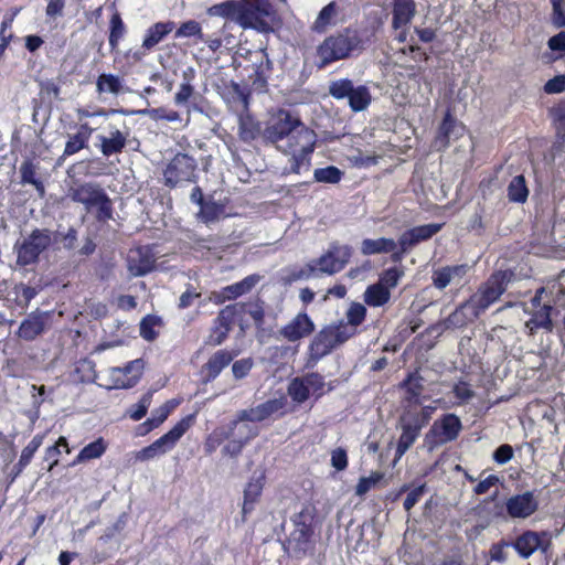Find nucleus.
Masks as SVG:
<instances>
[{"label":"nucleus","mask_w":565,"mask_h":565,"mask_svg":"<svg viewBox=\"0 0 565 565\" xmlns=\"http://www.w3.org/2000/svg\"><path fill=\"white\" fill-rule=\"evenodd\" d=\"M316 509L305 505L291 516L292 531L284 542V548L295 558H303L315 550Z\"/></svg>","instance_id":"2"},{"label":"nucleus","mask_w":565,"mask_h":565,"mask_svg":"<svg viewBox=\"0 0 565 565\" xmlns=\"http://www.w3.org/2000/svg\"><path fill=\"white\" fill-rule=\"evenodd\" d=\"M435 411L436 407L426 405L420 409H405L402 413L398 419L401 435L395 448V461L399 460L415 444L422 429L429 424Z\"/></svg>","instance_id":"4"},{"label":"nucleus","mask_w":565,"mask_h":565,"mask_svg":"<svg viewBox=\"0 0 565 565\" xmlns=\"http://www.w3.org/2000/svg\"><path fill=\"white\" fill-rule=\"evenodd\" d=\"M467 264L445 266L435 269L431 275L433 285L435 288L443 290L450 284L454 277L462 278L467 274Z\"/></svg>","instance_id":"35"},{"label":"nucleus","mask_w":565,"mask_h":565,"mask_svg":"<svg viewBox=\"0 0 565 565\" xmlns=\"http://www.w3.org/2000/svg\"><path fill=\"white\" fill-rule=\"evenodd\" d=\"M163 182L169 189H174L184 183H196L198 162L188 153L178 152L163 169Z\"/></svg>","instance_id":"9"},{"label":"nucleus","mask_w":565,"mask_h":565,"mask_svg":"<svg viewBox=\"0 0 565 565\" xmlns=\"http://www.w3.org/2000/svg\"><path fill=\"white\" fill-rule=\"evenodd\" d=\"M44 440L43 434H36L31 441L22 449L20 458L18 462L13 466L10 478L11 482L18 478L24 468L31 462L34 454L38 451V449L42 446Z\"/></svg>","instance_id":"34"},{"label":"nucleus","mask_w":565,"mask_h":565,"mask_svg":"<svg viewBox=\"0 0 565 565\" xmlns=\"http://www.w3.org/2000/svg\"><path fill=\"white\" fill-rule=\"evenodd\" d=\"M260 134V125L250 116H241L238 121V137L244 142L255 140Z\"/></svg>","instance_id":"47"},{"label":"nucleus","mask_w":565,"mask_h":565,"mask_svg":"<svg viewBox=\"0 0 565 565\" xmlns=\"http://www.w3.org/2000/svg\"><path fill=\"white\" fill-rule=\"evenodd\" d=\"M196 413L189 414L181 418L168 433L154 440L151 445L143 447L136 455L141 461L150 460L172 449L179 439L194 425Z\"/></svg>","instance_id":"10"},{"label":"nucleus","mask_w":565,"mask_h":565,"mask_svg":"<svg viewBox=\"0 0 565 565\" xmlns=\"http://www.w3.org/2000/svg\"><path fill=\"white\" fill-rule=\"evenodd\" d=\"M471 307L470 299L460 303L444 321L446 329H460L468 324L470 321L466 310Z\"/></svg>","instance_id":"46"},{"label":"nucleus","mask_w":565,"mask_h":565,"mask_svg":"<svg viewBox=\"0 0 565 565\" xmlns=\"http://www.w3.org/2000/svg\"><path fill=\"white\" fill-rule=\"evenodd\" d=\"M243 309V305L238 303H231L222 308L213 320L205 343L213 347L222 344L227 339L235 323H238L241 330L245 331L246 326L242 323Z\"/></svg>","instance_id":"14"},{"label":"nucleus","mask_w":565,"mask_h":565,"mask_svg":"<svg viewBox=\"0 0 565 565\" xmlns=\"http://www.w3.org/2000/svg\"><path fill=\"white\" fill-rule=\"evenodd\" d=\"M305 376L307 385L309 386V391L315 396V399L318 401L327 392H330L334 388L333 382L328 383V390L326 391V382L324 377L318 372L308 373Z\"/></svg>","instance_id":"49"},{"label":"nucleus","mask_w":565,"mask_h":565,"mask_svg":"<svg viewBox=\"0 0 565 565\" xmlns=\"http://www.w3.org/2000/svg\"><path fill=\"white\" fill-rule=\"evenodd\" d=\"M405 492H407V495L404 500L403 508L405 511L409 512L419 502V500L426 492V483H422L413 489L411 488L409 484L405 483L399 488L396 498Z\"/></svg>","instance_id":"52"},{"label":"nucleus","mask_w":565,"mask_h":565,"mask_svg":"<svg viewBox=\"0 0 565 565\" xmlns=\"http://www.w3.org/2000/svg\"><path fill=\"white\" fill-rule=\"evenodd\" d=\"M397 244L393 238L380 237L376 239L365 238L361 243V253L364 256L391 253L396 249Z\"/></svg>","instance_id":"38"},{"label":"nucleus","mask_w":565,"mask_h":565,"mask_svg":"<svg viewBox=\"0 0 565 565\" xmlns=\"http://www.w3.org/2000/svg\"><path fill=\"white\" fill-rule=\"evenodd\" d=\"M548 116L552 119L553 126L556 131V138L565 141V100H561L548 110Z\"/></svg>","instance_id":"50"},{"label":"nucleus","mask_w":565,"mask_h":565,"mask_svg":"<svg viewBox=\"0 0 565 565\" xmlns=\"http://www.w3.org/2000/svg\"><path fill=\"white\" fill-rule=\"evenodd\" d=\"M142 362L135 360L127 363L124 367H117L113 371V380L117 388H130L135 386L141 377Z\"/></svg>","instance_id":"27"},{"label":"nucleus","mask_w":565,"mask_h":565,"mask_svg":"<svg viewBox=\"0 0 565 565\" xmlns=\"http://www.w3.org/2000/svg\"><path fill=\"white\" fill-rule=\"evenodd\" d=\"M302 125L303 122L298 117H294L288 110H280L277 119L265 128L264 137L267 141L277 143L288 138Z\"/></svg>","instance_id":"17"},{"label":"nucleus","mask_w":565,"mask_h":565,"mask_svg":"<svg viewBox=\"0 0 565 565\" xmlns=\"http://www.w3.org/2000/svg\"><path fill=\"white\" fill-rule=\"evenodd\" d=\"M392 28L398 30L411 23L416 14L414 0H393Z\"/></svg>","instance_id":"31"},{"label":"nucleus","mask_w":565,"mask_h":565,"mask_svg":"<svg viewBox=\"0 0 565 565\" xmlns=\"http://www.w3.org/2000/svg\"><path fill=\"white\" fill-rule=\"evenodd\" d=\"M513 273L511 270H495L470 297L472 315L478 318L505 292Z\"/></svg>","instance_id":"7"},{"label":"nucleus","mask_w":565,"mask_h":565,"mask_svg":"<svg viewBox=\"0 0 565 565\" xmlns=\"http://www.w3.org/2000/svg\"><path fill=\"white\" fill-rule=\"evenodd\" d=\"M47 322V312H32L21 322L18 335L25 341H33L45 331Z\"/></svg>","instance_id":"26"},{"label":"nucleus","mask_w":565,"mask_h":565,"mask_svg":"<svg viewBox=\"0 0 565 565\" xmlns=\"http://www.w3.org/2000/svg\"><path fill=\"white\" fill-rule=\"evenodd\" d=\"M239 12V0H226L221 3L211 6L207 9L210 17H221L226 20H231L237 23V17Z\"/></svg>","instance_id":"42"},{"label":"nucleus","mask_w":565,"mask_h":565,"mask_svg":"<svg viewBox=\"0 0 565 565\" xmlns=\"http://www.w3.org/2000/svg\"><path fill=\"white\" fill-rule=\"evenodd\" d=\"M352 252V247L349 245L331 243L329 249L317 258L313 262L315 264H309L307 266V274H305L303 270H300L298 274H294V279H299L303 276L308 277L317 270L327 275L340 273L349 264Z\"/></svg>","instance_id":"8"},{"label":"nucleus","mask_w":565,"mask_h":565,"mask_svg":"<svg viewBox=\"0 0 565 565\" xmlns=\"http://www.w3.org/2000/svg\"><path fill=\"white\" fill-rule=\"evenodd\" d=\"M238 305H243L244 312L242 313V323H244V316L249 315L253 319L256 328H263L265 323V309L262 301L257 302H237Z\"/></svg>","instance_id":"56"},{"label":"nucleus","mask_w":565,"mask_h":565,"mask_svg":"<svg viewBox=\"0 0 565 565\" xmlns=\"http://www.w3.org/2000/svg\"><path fill=\"white\" fill-rule=\"evenodd\" d=\"M344 177V171L335 166H328L326 168H317L313 171V180L319 183L337 184Z\"/></svg>","instance_id":"51"},{"label":"nucleus","mask_w":565,"mask_h":565,"mask_svg":"<svg viewBox=\"0 0 565 565\" xmlns=\"http://www.w3.org/2000/svg\"><path fill=\"white\" fill-rule=\"evenodd\" d=\"M462 430L460 418L452 413L443 414L436 419L424 437V446L428 451L456 440Z\"/></svg>","instance_id":"11"},{"label":"nucleus","mask_w":565,"mask_h":565,"mask_svg":"<svg viewBox=\"0 0 565 565\" xmlns=\"http://www.w3.org/2000/svg\"><path fill=\"white\" fill-rule=\"evenodd\" d=\"M51 243L50 230H33L26 238L14 244L17 264L25 267L38 263L40 255L50 247Z\"/></svg>","instance_id":"13"},{"label":"nucleus","mask_w":565,"mask_h":565,"mask_svg":"<svg viewBox=\"0 0 565 565\" xmlns=\"http://www.w3.org/2000/svg\"><path fill=\"white\" fill-rule=\"evenodd\" d=\"M271 73L273 62L270 61L267 52L262 50L256 54V60L253 63V72L248 75V79L254 90L266 92Z\"/></svg>","instance_id":"23"},{"label":"nucleus","mask_w":565,"mask_h":565,"mask_svg":"<svg viewBox=\"0 0 565 565\" xmlns=\"http://www.w3.org/2000/svg\"><path fill=\"white\" fill-rule=\"evenodd\" d=\"M313 331L312 319L307 312H299L280 329L279 334L288 342H296L309 337Z\"/></svg>","instance_id":"22"},{"label":"nucleus","mask_w":565,"mask_h":565,"mask_svg":"<svg viewBox=\"0 0 565 565\" xmlns=\"http://www.w3.org/2000/svg\"><path fill=\"white\" fill-rule=\"evenodd\" d=\"M287 404L286 397L268 399L256 407L243 409L238 414V419L232 423V429H236L238 422H263L271 415L280 412Z\"/></svg>","instance_id":"18"},{"label":"nucleus","mask_w":565,"mask_h":565,"mask_svg":"<svg viewBox=\"0 0 565 565\" xmlns=\"http://www.w3.org/2000/svg\"><path fill=\"white\" fill-rule=\"evenodd\" d=\"M443 226L444 224L437 223L418 225L405 231L399 237L403 239L404 245H408L413 248L417 244L430 239Z\"/></svg>","instance_id":"29"},{"label":"nucleus","mask_w":565,"mask_h":565,"mask_svg":"<svg viewBox=\"0 0 565 565\" xmlns=\"http://www.w3.org/2000/svg\"><path fill=\"white\" fill-rule=\"evenodd\" d=\"M287 392L292 402L299 405L305 403L311 395L305 376L292 379L288 385Z\"/></svg>","instance_id":"48"},{"label":"nucleus","mask_w":565,"mask_h":565,"mask_svg":"<svg viewBox=\"0 0 565 565\" xmlns=\"http://www.w3.org/2000/svg\"><path fill=\"white\" fill-rule=\"evenodd\" d=\"M71 199L92 213L96 222L106 224L114 218V204L104 188L96 182H84L72 188Z\"/></svg>","instance_id":"3"},{"label":"nucleus","mask_w":565,"mask_h":565,"mask_svg":"<svg viewBox=\"0 0 565 565\" xmlns=\"http://www.w3.org/2000/svg\"><path fill=\"white\" fill-rule=\"evenodd\" d=\"M107 447V441L103 437H98L96 440L82 448L71 466L100 458L106 452Z\"/></svg>","instance_id":"39"},{"label":"nucleus","mask_w":565,"mask_h":565,"mask_svg":"<svg viewBox=\"0 0 565 565\" xmlns=\"http://www.w3.org/2000/svg\"><path fill=\"white\" fill-rule=\"evenodd\" d=\"M175 39L181 38H195L200 41H204V34L202 32L201 24L195 20H189L183 23L174 32Z\"/></svg>","instance_id":"61"},{"label":"nucleus","mask_w":565,"mask_h":565,"mask_svg":"<svg viewBox=\"0 0 565 565\" xmlns=\"http://www.w3.org/2000/svg\"><path fill=\"white\" fill-rule=\"evenodd\" d=\"M39 167L32 159H25L20 168V183L33 185L40 198L45 195V185L38 177Z\"/></svg>","instance_id":"36"},{"label":"nucleus","mask_w":565,"mask_h":565,"mask_svg":"<svg viewBox=\"0 0 565 565\" xmlns=\"http://www.w3.org/2000/svg\"><path fill=\"white\" fill-rule=\"evenodd\" d=\"M317 136L315 131L308 128L305 124L297 128L288 138L286 143L278 146V149L284 153L315 151Z\"/></svg>","instance_id":"21"},{"label":"nucleus","mask_w":565,"mask_h":565,"mask_svg":"<svg viewBox=\"0 0 565 565\" xmlns=\"http://www.w3.org/2000/svg\"><path fill=\"white\" fill-rule=\"evenodd\" d=\"M366 318V308L360 302H353L347 311V321L339 320L338 326L347 327L348 332L352 333V338L358 334V327L361 326Z\"/></svg>","instance_id":"37"},{"label":"nucleus","mask_w":565,"mask_h":565,"mask_svg":"<svg viewBox=\"0 0 565 565\" xmlns=\"http://www.w3.org/2000/svg\"><path fill=\"white\" fill-rule=\"evenodd\" d=\"M235 353L226 349H221L213 353L201 367V376L204 383L214 381L220 373L231 364Z\"/></svg>","instance_id":"24"},{"label":"nucleus","mask_w":565,"mask_h":565,"mask_svg":"<svg viewBox=\"0 0 565 565\" xmlns=\"http://www.w3.org/2000/svg\"><path fill=\"white\" fill-rule=\"evenodd\" d=\"M12 294L14 295V302L21 309L29 306L30 301L36 296L38 291L34 287L18 284L13 287Z\"/></svg>","instance_id":"60"},{"label":"nucleus","mask_w":565,"mask_h":565,"mask_svg":"<svg viewBox=\"0 0 565 565\" xmlns=\"http://www.w3.org/2000/svg\"><path fill=\"white\" fill-rule=\"evenodd\" d=\"M89 141L85 139L82 135H79L77 131L73 135H68V138L65 142L64 150H63V158L71 157L73 154L78 153L83 149L88 148Z\"/></svg>","instance_id":"62"},{"label":"nucleus","mask_w":565,"mask_h":565,"mask_svg":"<svg viewBox=\"0 0 565 565\" xmlns=\"http://www.w3.org/2000/svg\"><path fill=\"white\" fill-rule=\"evenodd\" d=\"M260 280V276L257 274L248 275L244 279L223 287L214 296V302L220 305L228 300H235L238 297L248 294Z\"/></svg>","instance_id":"25"},{"label":"nucleus","mask_w":565,"mask_h":565,"mask_svg":"<svg viewBox=\"0 0 565 565\" xmlns=\"http://www.w3.org/2000/svg\"><path fill=\"white\" fill-rule=\"evenodd\" d=\"M224 213V205L217 203L215 201H205L203 205L200 206V212L198 216L205 224L215 222L220 218V216Z\"/></svg>","instance_id":"55"},{"label":"nucleus","mask_w":565,"mask_h":565,"mask_svg":"<svg viewBox=\"0 0 565 565\" xmlns=\"http://www.w3.org/2000/svg\"><path fill=\"white\" fill-rule=\"evenodd\" d=\"M99 143L97 147L104 157H110L121 153L127 146V135L119 129L111 130L109 136H97Z\"/></svg>","instance_id":"30"},{"label":"nucleus","mask_w":565,"mask_h":565,"mask_svg":"<svg viewBox=\"0 0 565 565\" xmlns=\"http://www.w3.org/2000/svg\"><path fill=\"white\" fill-rule=\"evenodd\" d=\"M162 324V319L154 315H147L141 319L139 332L142 339L146 341H154L159 332L156 330L157 327Z\"/></svg>","instance_id":"53"},{"label":"nucleus","mask_w":565,"mask_h":565,"mask_svg":"<svg viewBox=\"0 0 565 565\" xmlns=\"http://www.w3.org/2000/svg\"><path fill=\"white\" fill-rule=\"evenodd\" d=\"M276 11L269 0H239L237 24L260 33L273 31Z\"/></svg>","instance_id":"6"},{"label":"nucleus","mask_w":565,"mask_h":565,"mask_svg":"<svg viewBox=\"0 0 565 565\" xmlns=\"http://www.w3.org/2000/svg\"><path fill=\"white\" fill-rule=\"evenodd\" d=\"M553 311L554 307L550 303H544L542 307L536 309L532 313V317L525 322V329L527 330L529 335H534L540 329H543L547 333H552L555 327L552 319Z\"/></svg>","instance_id":"28"},{"label":"nucleus","mask_w":565,"mask_h":565,"mask_svg":"<svg viewBox=\"0 0 565 565\" xmlns=\"http://www.w3.org/2000/svg\"><path fill=\"white\" fill-rule=\"evenodd\" d=\"M404 276V270L399 267H390L384 269L379 278V284L385 286L390 291L392 288H395L401 278Z\"/></svg>","instance_id":"64"},{"label":"nucleus","mask_w":565,"mask_h":565,"mask_svg":"<svg viewBox=\"0 0 565 565\" xmlns=\"http://www.w3.org/2000/svg\"><path fill=\"white\" fill-rule=\"evenodd\" d=\"M243 428L246 430V436L241 439H232L230 440L223 448V454L227 455L230 457H236L238 456L245 445L256 436V431H253V429L248 425H244Z\"/></svg>","instance_id":"58"},{"label":"nucleus","mask_w":565,"mask_h":565,"mask_svg":"<svg viewBox=\"0 0 565 565\" xmlns=\"http://www.w3.org/2000/svg\"><path fill=\"white\" fill-rule=\"evenodd\" d=\"M313 151L287 153L289 156V173L299 174L302 169L309 170Z\"/></svg>","instance_id":"57"},{"label":"nucleus","mask_w":565,"mask_h":565,"mask_svg":"<svg viewBox=\"0 0 565 565\" xmlns=\"http://www.w3.org/2000/svg\"><path fill=\"white\" fill-rule=\"evenodd\" d=\"M329 94L337 100L348 99L349 107L353 113L365 110L372 102L369 87L355 86L350 78L332 81L329 85Z\"/></svg>","instance_id":"12"},{"label":"nucleus","mask_w":565,"mask_h":565,"mask_svg":"<svg viewBox=\"0 0 565 565\" xmlns=\"http://www.w3.org/2000/svg\"><path fill=\"white\" fill-rule=\"evenodd\" d=\"M338 14V6L334 1L324 6L313 22L312 30L317 33H323L327 29L334 24Z\"/></svg>","instance_id":"44"},{"label":"nucleus","mask_w":565,"mask_h":565,"mask_svg":"<svg viewBox=\"0 0 565 565\" xmlns=\"http://www.w3.org/2000/svg\"><path fill=\"white\" fill-rule=\"evenodd\" d=\"M363 49V40L358 29L348 26L328 35L316 49L315 65L323 70L330 64L349 58Z\"/></svg>","instance_id":"1"},{"label":"nucleus","mask_w":565,"mask_h":565,"mask_svg":"<svg viewBox=\"0 0 565 565\" xmlns=\"http://www.w3.org/2000/svg\"><path fill=\"white\" fill-rule=\"evenodd\" d=\"M337 322L324 326L311 339L308 347L307 366L316 365L321 359L352 338V333Z\"/></svg>","instance_id":"5"},{"label":"nucleus","mask_w":565,"mask_h":565,"mask_svg":"<svg viewBox=\"0 0 565 565\" xmlns=\"http://www.w3.org/2000/svg\"><path fill=\"white\" fill-rule=\"evenodd\" d=\"M363 299L370 307H383L390 301L391 291L382 284L375 282L367 286Z\"/></svg>","instance_id":"41"},{"label":"nucleus","mask_w":565,"mask_h":565,"mask_svg":"<svg viewBox=\"0 0 565 565\" xmlns=\"http://www.w3.org/2000/svg\"><path fill=\"white\" fill-rule=\"evenodd\" d=\"M157 256L152 245H141L130 249L127 258L129 273L135 277H141L156 267Z\"/></svg>","instance_id":"16"},{"label":"nucleus","mask_w":565,"mask_h":565,"mask_svg":"<svg viewBox=\"0 0 565 565\" xmlns=\"http://www.w3.org/2000/svg\"><path fill=\"white\" fill-rule=\"evenodd\" d=\"M520 557L527 559L534 552L547 554L552 548V534L548 531L526 530L511 544Z\"/></svg>","instance_id":"15"},{"label":"nucleus","mask_w":565,"mask_h":565,"mask_svg":"<svg viewBox=\"0 0 565 565\" xmlns=\"http://www.w3.org/2000/svg\"><path fill=\"white\" fill-rule=\"evenodd\" d=\"M508 199L513 203H525L529 198V188L523 174L512 178L508 185Z\"/></svg>","instance_id":"43"},{"label":"nucleus","mask_w":565,"mask_h":565,"mask_svg":"<svg viewBox=\"0 0 565 565\" xmlns=\"http://www.w3.org/2000/svg\"><path fill=\"white\" fill-rule=\"evenodd\" d=\"M265 477L262 476L257 479H250L244 489V501L242 505L243 521L255 509V504L259 501L264 489Z\"/></svg>","instance_id":"32"},{"label":"nucleus","mask_w":565,"mask_h":565,"mask_svg":"<svg viewBox=\"0 0 565 565\" xmlns=\"http://www.w3.org/2000/svg\"><path fill=\"white\" fill-rule=\"evenodd\" d=\"M175 29L174 21L156 22L148 28L142 40V47L147 51L152 50L159 44L168 34Z\"/></svg>","instance_id":"33"},{"label":"nucleus","mask_w":565,"mask_h":565,"mask_svg":"<svg viewBox=\"0 0 565 565\" xmlns=\"http://www.w3.org/2000/svg\"><path fill=\"white\" fill-rule=\"evenodd\" d=\"M126 33L127 26L124 23L120 13L115 11L109 20L108 42L111 51L117 50L119 42L124 39Z\"/></svg>","instance_id":"45"},{"label":"nucleus","mask_w":565,"mask_h":565,"mask_svg":"<svg viewBox=\"0 0 565 565\" xmlns=\"http://www.w3.org/2000/svg\"><path fill=\"white\" fill-rule=\"evenodd\" d=\"M195 77V70L192 66L186 67L182 72V83L180 84L179 89L173 97V103L177 106L185 107L188 114H191L193 109H199V107L195 105L199 93L195 90V86L193 84Z\"/></svg>","instance_id":"20"},{"label":"nucleus","mask_w":565,"mask_h":565,"mask_svg":"<svg viewBox=\"0 0 565 565\" xmlns=\"http://www.w3.org/2000/svg\"><path fill=\"white\" fill-rule=\"evenodd\" d=\"M384 479L382 471H372L369 477H361L355 486V494L365 495L372 488Z\"/></svg>","instance_id":"63"},{"label":"nucleus","mask_w":565,"mask_h":565,"mask_svg":"<svg viewBox=\"0 0 565 565\" xmlns=\"http://www.w3.org/2000/svg\"><path fill=\"white\" fill-rule=\"evenodd\" d=\"M122 88L120 78L114 74H100L96 81L97 93L119 94Z\"/></svg>","instance_id":"54"},{"label":"nucleus","mask_w":565,"mask_h":565,"mask_svg":"<svg viewBox=\"0 0 565 565\" xmlns=\"http://www.w3.org/2000/svg\"><path fill=\"white\" fill-rule=\"evenodd\" d=\"M540 502L533 491L510 497L505 501V511L511 519H527L539 510Z\"/></svg>","instance_id":"19"},{"label":"nucleus","mask_w":565,"mask_h":565,"mask_svg":"<svg viewBox=\"0 0 565 565\" xmlns=\"http://www.w3.org/2000/svg\"><path fill=\"white\" fill-rule=\"evenodd\" d=\"M423 377L418 374V372L409 373L405 380H403L399 384L402 390L406 392V399L409 403L419 404V397L424 391Z\"/></svg>","instance_id":"40"},{"label":"nucleus","mask_w":565,"mask_h":565,"mask_svg":"<svg viewBox=\"0 0 565 565\" xmlns=\"http://www.w3.org/2000/svg\"><path fill=\"white\" fill-rule=\"evenodd\" d=\"M152 395H153L152 391H148L147 393H145L137 404L131 405L127 409L126 415L130 419L136 420V422L143 418L148 412L149 406L151 405Z\"/></svg>","instance_id":"59"}]
</instances>
